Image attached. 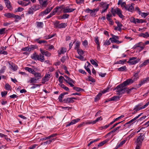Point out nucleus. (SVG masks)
I'll return each instance as SVG.
<instances>
[{
	"mask_svg": "<svg viewBox=\"0 0 149 149\" xmlns=\"http://www.w3.org/2000/svg\"><path fill=\"white\" fill-rule=\"evenodd\" d=\"M140 72V70H138L136 72H134L133 75V80L134 81H136L138 80L139 78V74Z\"/></svg>",
	"mask_w": 149,
	"mask_h": 149,
	"instance_id": "obj_12",
	"label": "nucleus"
},
{
	"mask_svg": "<svg viewBox=\"0 0 149 149\" xmlns=\"http://www.w3.org/2000/svg\"><path fill=\"white\" fill-rule=\"evenodd\" d=\"M144 134H141L137 138L136 141L135 143L142 145V143L144 140Z\"/></svg>",
	"mask_w": 149,
	"mask_h": 149,
	"instance_id": "obj_7",
	"label": "nucleus"
},
{
	"mask_svg": "<svg viewBox=\"0 0 149 149\" xmlns=\"http://www.w3.org/2000/svg\"><path fill=\"white\" fill-rule=\"evenodd\" d=\"M43 26V23L42 22H38V27L42 28Z\"/></svg>",
	"mask_w": 149,
	"mask_h": 149,
	"instance_id": "obj_51",
	"label": "nucleus"
},
{
	"mask_svg": "<svg viewBox=\"0 0 149 149\" xmlns=\"http://www.w3.org/2000/svg\"><path fill=\"white\" fill-rule=\"evenodd\" d=\"M102 120V118L101 116L97 118L95 120L93 121L94 123L95 124L97 122L99 121V120Z\"/></svg>",
	"mask_w": 149,
	"mask_h": 149,
	"instance_id": "obj_49",
	"label": "nucleus"
},
{
	"mask_svg": "<svg viewBox=\"0 0 149 149\" xmlns=\"http://www.w3.org/2000/svg\"><path fill=\"white\" fill-rule=\"evenodd\" d=\"M80 120V119L79 118H77V119H74L71 121L67 124L66 125V127H68L70 126L71 125H72L75 123H77Z\"/></svg>",
	"mask_w": 149,
	"mask_h": 149,
	"instance_id": "obj_15",
	"label": "nucleus"
},
{
	"mask_svg": "<svg viewBox=\"0 0 149 149\" xmlns=\"http://www.w3.org/2000/svg\"><path fill=\"white\" fill-rule=\"evenodd\" d=\"M52 8V7L47 8L44 11L45 14L46 15L49 13L51 11Z\"/></svg>",
	"mask_w": 149,
	"mask_h": 149,
	"instance_id": "obj_35",
	"label": "nucleus"
},
{
	"mask_svg": "<svg viewBox=\"0 0 149 149\" xmlns=\"http://www.w3.org/2000/svg\"><path fill=\"white\" fill-rule=\"evenodd\" d=\"M149 81V77H147L146 78L143 79L142 80L140 81L139 82V84L136 85V87L139 88L142 85L147 82Z\"/></svg>",
	"mask_w": 149,
	"mask_h": 149,
	"instance_id": "obj_8",
	"label": "nucleus"
},
{
	"mask_svg": "<svg viewBox=\"0 0 149 149\" xmlns=\"http://www.w3.org/2000/svg\"><path fill=\"white\" fill-rule=\"evenodd\" d=\"M6 46L5 47H1L0 48V54H7L8 52L6 51H4L6 50Z\"/></svg>",
	"mask_w": 149,
	"mask_h": 149,
	"instance_id": "obj_18",
	"label": "nucleus"
},
{
	"mask_svg": "<svg viewBox=\"0 0 149 149\" xmlns=\"http://www.w3.org/2000/svg\"><path fill=\"white\" fill-rule=\"evenodd\" d=\"M109 141V140L108 139H106L103 141H102L100 143H99V144L98 145V147H100V146H103L104 144L105 143H107V142H108Z\"/></svg>",
	"mask_w": 149,
	"mask_h": 149,
	"instance_id": "obj_32",
	"label": "nucleus"
},
{
	"mask_svg": "<svg viewBox=\"0 0 149 149\" xmlns=\"http://www.w3.org/2000/svg\"><path fill=\"white\" fill-rule=\"evenodd\" d=\"M100 7L102 8L103 10L101 11V13L107 11V9L108 8L109 5V4H107L106 2H101L100 3Z\"/></svg>",
	"mask_w": 149,
	"mask_h": 149,
	"instance_id": "obj_5",
	"label": "nucleus"
},
{
	"mask_svg": "<svg viewBox=\"0 0 149 149\" xmlns=\"http://www.w3.org/2000/svg\"><path fill=\"white\" fill-rule=\"evenodd\" d=\"M132 123L130 120L129 122L126 123L125 125H124V126H128V127H129L130 126Z\"/></svg>",
	"mask_w": 149,
	"mask_h": 149,
	"instance_id": "obj_55",
	"label": "nucleus"
},
{
	"mask_svg": "<svg viewBox=\"0 0 149 149\" xmlns=\"http://www.w3.org/2000/svg\"><path fill=\"white\" fill-rule=\"evenodd\" d=\"M109 125H106L104 126H102L100 127V129L101 130L103 129H107V128L109 127Z\"/></svg>",
	"mask_w": 149,
	"mask_h": 149,
	"instance_id": "obj_61",
	"label": "nucleus"
},
{
	"mask_svg": "<svg viewBox=\"0 0 149 149\" xmlns=\"http://www.w3.org/2000/svg\"><path fill=\"white\" fill-rule=\"evenodd\" d=\"M148 14L149 13H141V16L142 17L145 18L146 16L148 15Z\"/></svg>",
	"mask_w": 149,
	"mask_h": 149,
	"instance_id": "obj_63",
	"label": "nucleus"
},
{
	"mask_svg": "<svg viewBox=\"0 0 149 149\" xmlns=\"http://www.w3.org/2000/svg\"><path fill=\"white\" fill-rule=\"evenodd\" d=\"M54 28L56 29L65 28L67 26V23H60L59 21L56 20L53 22Z\"/></svg>",
	"mask_w": 149,
	"mask_h": 149,
	"instance_id": "obj_3",
	"label": "nucleus"
},
{
	"mask_svg": "<svg viewBox=\"0 0 149 149\" xmlns=\"http://www.w3.org/2000/svg\"><path fill=\"white\" fill-rule=\"evenodd\" d=\"M88 80L90 81H91L92 82H95V80L93 78L91 77V76H89L88 77Z\"/></svg>",
	"mask_w": 149,
	"mask_h": 149,
	"instance_id": "obj_64",
	"label": "nucleus"
},
{
	"mask_svg": "<svg viewBox=\"0 0 149 149\" xmlns=\"http://www.w3.org/2000/svg\"><path fill=\"white\" fill-rule=\"evenodd\" d=\"M8 92L6 91L2 92H1V95L2 97H4L7 94Z\"/></svg>",
	"mask_w": 149,
	"mask_h": 149,
	"instance_id": "obj_62",
	"label": "nucleus"
},
{
	"mask_svg": "<svg viewBox=\"0 0 149 149\" xmlns=\"http://www.w3.org/2000/svg\"><path fill=\"white\" fill-rule=\"evenodd\" d=\"M6 69V67L5 66H3L1 69L0 70V73L2 74L4 72L5 70Z\"/></svg>",
	"mask_w": 149,
	"mask_h": 149,
	"instance_id": "obj_53",
	"label": "nucleus"
},
{
	"mask_svg": "<svg viewBox=\"0 0 149 149\" xmlns=\"http://www.w3.org/2000/svg\"><path fill=\"white\" fill-rule=\"evenodd\" d=\"M22 50L26 52H29L31 50V48L30 47H25L22 49Z\"/></svg>",
	"mask_w": 149,
	"mask_h": 149,
	"instance_id": "obj_47",
	"label": "nucleus"
},
{
	"mask_svg": "<svg viewBox=\"0 0 149 149\" xmlns=\"http://www.w3.org/2000/svg\"><path fill=\"white\" fill-rule=\"evenodd\" d=\"M90 61L91 63L95 67H97L98 66L97 63L93 59H91Z\"/></svg>",
	"mask_w": 149,
	"mask_h": 149,
	"instance_id": "obj_40",
	"label": "nucleus"
},
{
	"mask_svg": "<svg viewBox=\"0 0 149 149\" xmlns=\"http://www.w3.org/2000/svg\"><path fill=\"white\" fill-rule=\"evenodd\" d=\"M64 81L67 83L72 82L74 83V81L71 78L69 77L67 79H64Z\"/></svg>",
	"mask_w": 149,
	"mask_h": 149,
	"instance_id": "obj_36",
	"label": "nucleus"
},
{
	"mask_svg": "<svg viewBox=\"0 0 149 149\" xmlns=\"http://www.w3.org/2000/svg\"><path fill=\"white\" fill-rule=\"evenodd\" d=\"M11 69L14 71H16L17 70V65L13 64L11 65Z\"/></svg>",
	"mask_w": 149,
	"mask_h": 149,
	"instance_id": "obj_43",
	"label": "nucleus"
},
{
	"mask_svg": "<svg viewBox=\"0 0 149 149\" xmlns=\"http://www.w3.org/2000/svg\"><path fill=\"white\" fill-rule=\"evenodd\" d=\"M76 10L75 8H70L69 6H67L63 10L64 13H69L72 12Z\"/></svg>",
	"mask_w": 149,
	"mask_h": 149,
	"instance_id": "obj_11",
	"label": "nucleus"
},
{
	"mask_svg": "<svg viewBox=\"0 0 149 149\" xmlns=\"http://www.w3.org/2000/svg\"><path fill=\"white\" fill-rule=\"evenodd\" d=\"M65 95V93H62L58 97L59 101L60 102H62V98Z\"/></svg>",
	"mask_w": 149,
	"mask_h": 149,
	"instance_id": "obj_41",
	"label": "nucleus"
},
{
	"mask_svg": "<svg viewBox=\"0 0 149 149\" xmlns=\"http://www.w3.org/2000/svg\"><path fill=\"white\" fill-rule=\"evenodd\" d=\"M111 12L113 16H115L117 14L121 18H123L124 16L122 14L121 10L118 8L113 9L112 8L111 10Z\"/></svg>",
	"mask_w": 149,
	"mask_h": 149,
	"instance_id": "obj_2",
	"label": "nucleus"
},
{
	"mask_svg": "<svg viewBox=\"0 0 149 149\" xmlns=\"http://www.w3.org/2000/svg\"><path fill=\"white\" fill-rule=\"evenodd\" d=\"M126 69V68L125 66H124L118 68V70L119 71H123L125 70Z\"/></svg>",
	"mask_w": 149,
	"mask_h": 149,
	"instance_id": "obj_44",
	"label": "nucleus"
},
{
	"mask_svg": "<svg viewBox=\"0 0 149 149\" xmlns=\"http://www.w3.org/2000/svg\"><path fill=\"white\" fill-rule=\"evenodd\" d=\"M37 80L36 78H32L30 80V82L31 83H36Z\"/></svg>",
	"mask_w": 149,
	"mask_h": 149,
	"instance_id": "obj_45",
	"label": "nucleus"
},
{
	"mask_svg": "<svg viewBox=\"0 0 149 149\" xmlns=\"http://www.w3.org/2000/svg\"><path fill=\"white\" fill-rule=\"evenodd\" d=\"M69 16V15L67 14H63L62 17H61L60 18H59V19H65L66 18H68Z\"/></svg>",
	"mask_w": 149,
	"mask_h": 149,
	"instance_id": "obj_39",
	"label": "nucleus"
},
{
	"mask_svg": "<svg viewBox=\"0 0 149 149\" xmlns=\"http://www.w3.org/2000/svg\"><path fill=\"white\" fill-rule=\"evenodd\" d=\"M136 22L138 23H142L143 22L146 23V20H143L142 19H136Z\"/></svg>",
	"mask_w": 149,
	"mask_h": 149,
	"instance_id": "obj_46",
	"label": "nucleus"
},
{
	"mask_svg": "<svg viewBox=\"0 0 149 149\" xmlns=\"http://www.w3.org/2000/svg\"><path fill=\"white\" fill-rule=\"evenodd\" d=\"M95 41L96 44H100L99 40L98 39V37L96 36L95 38Z\"/></svg>",
	"mask_w": 149,
	"mask_h": 149,
	"instance_id": "obj_54",
	"label": "nucleus"
},
{
	"mask_svg": "<svg viewBox=\"0 0 149 149\" xmlns=\"http://www.w3.org/2000/svg\"><path fill=\"white\" fill-rule=\"evenodd\" d=\"M112 17V15H111L110 13H109L107 15V20L109 21L110 22H112V20L110 18V17Z\"/></svg>",
	"mask_w": 149,
	"mask_h": 149,
	"instance_id": "obj_30",
	"label": "nucleus"
},
{
	"mask_svg": "<svg viewBox=\"0 0 149 149\" xmlns=\"http://www.w3.org/2000/svg\"><path fill=\"white\" fill-rule=\"evenodd\" d=\"M136 58H137L136 57L131 58H130L127 63H130V64L132 65L135 64L139 62L140 61V59L139 58H138L136 60H134L136 59Z\"/></svg>",
	"mask_w": 149,
	"mask_h": 149,
	"instance_id": "obj_6",
	"label": "nucleus"
},
{
	"mask_svg": "<svg viewBox=\"0 0 149 149\" xmlns=\"http://www.w3.org/2000/svg\"><path fill=\"white\" fill-rule=\"evenodd\" d=\"M5 5L10 10L12 9V7L10 4V3L8 0H4Z\"/></svg>",
	"mask_w": 149,
	"mask_h": 149,
	"instance_id": "obj_20",
	"label": "nucleus"
},
{
	"mask_svg": "<svg viewBox=\"0 0 149 149\" xmlns=\"http://www.w3.org/2000/svg\"><path fill=\"white\" fill-rule=\"evenodd\" d=\"M118 87L119 86H117L116 89L117 90L116 91L118 92L117 94L119 95L123 94L125 93H126L127 94H129L131 91L132 90L134 89H136V88H134L129 89L125 87L119 88Z\"/></svg>",
	"mask_w": 149,
	"mask_h": 149,
	"instance_id": "obj_1",
	"label": "nucleus"
},
{
	"mask_svg": "<svg viewBox=\"0 0 149 149\" xmlns=\"http://www.w3.org/2000/svg\"><path fill=\"white\" fill-rule=\"evenodd\" d=\"M88 44V41L86 40H84V41H83L82 42L83 45L85 47L87 46Z\"/></svg>",
	"mask_w": 149,
	"mask_h": 149,
	"instance_id": "obj_48",
	"label": "nucleus"
},
{
	"mask_svg": "<svg viewBox=\"0 0 149 149\" xmlns=\"http://www.w3.org/2000/svg\"><path fill=\"white\" fill-rule=\"evenodd\" d=\"M116 23L117 24V26L118 27L121 28L123 26L121 23L119 21H116Z\"/></svg>",
	"mask_w": 149,
	"mask_h": 149,
	"instance_id": "obj_59",
	"label": "nucleus"
},
{
	"mask_svg": "<svg viewBox=\"0 0 149 149\" xmlns=\"http://www.w3.org/2000/svg\"><path fill=\"white\" fill-rule=\"evenodd\" d=\"M102 95V93H99L96 96V97L95 98V101H97L101 97Z\"/></svg>",
	"mask_w": 149,
	"mask_h": 149,
	"instance_id": "obj_33",
	"label": "nucleus"
},
{
	"mask_svg": "<svg viewBox=\"0 0 149 149\" xmlns=\"http://www.w3.org/2000/svg\"><path fill=\"white\" fill-rule=\"evenodd\" d=\"M149 104V101L145 105L141 107H139L138 106L136 105L134 108V110H136L139 109V111L141 109H143L146 107Z\"/></svg>",
	"mask_w": 149,
	"mask_h": 149,
	"instance_id": "obj_14",
	"label": "nucleus"
},
{
	"mask_svg": "<svg viewBox=\"0 0 149 149\" xmlns=\"http://www.w3.org/2000/svg\"><path fill=\"white\" fill-rule=\"evenodd\" d=\"M73 88L74 90L78 92L82 91L84 90V89L77 87H74Z\"/></svg>",
	"mask_w": 149,
	"mask_h": 149,
	"instance_id": "obj_42",
	"label": "nucleus"
},
{
	"mask_svg": "<svg viewBox=\"0 0 149 149\" xmlns=\"http://www.w3.org/2000/svg\"><path fill=\"white\" fill-rule=\"evenodd\" d=\"M11 86L8 84H6L5 85V88L7 90H9L10 89Z\"/></svg>",
	"mask_w": 149,
	"mask_h": 149,
	"instance_id": "obj_57",
	"label": "nucleus"
},
{
	"mask_svg": "<svg viewBox=\"0 0 149 149\" xmlns=\"http://www.w3.org/2000/svg\"><path fill=\"white\" fill-rule=\"evenodd\" d=\"M40 50L41 53L42 54V55H45V56L48 57H49L51 56V54L48 51L44 50L41 48L40 49Z\"/></svg>",
	"mask_w": 149,
	"mask_h": 149,
	"instance_id": "obj_13",
	"label": "nucleus"
},
{
	"mask_svg": "<svg viewBox=\"0 0 149 149\" xmlns=\"http://www.w3.org/2000/svg\"><path fill=\"white\" fill-rule=\"evenodd\" d=\"M64 8V6L63 5H61L60 6H56L54 9V10L55 11V12H58L59 13H61L62 11Z\"/></svg>",
	"mask_w": 149,
	"mask_h": 149,
	"instance_id": "obj_10",
	"label": "nucleus"
},
{
	"mask_svg": "<svg viewBox=\"0 0 149 149\" xmlns=\"http://www.w3.org/2000/svg\"><path fill=\"white\" fill-rule=\"evenodd\" d=\"M134 3H132L131 5H127L125 9L130 12H132L134 10Z\"/></svg>",
	"mask_w": 149,
	"mask_h": 149,
	"instance_id": "obj_9",
	"label": "nucleus"
},
{
	"mask_svg": "<svg viewBox=\"0 0 149 149\" xmlns=\"http://www.w3.org/2000/svg\"><path fill=\"white\" fill-rule=\"evenodd\" d=\"M24 10V8L21 7H18L15 10V12H20Z\"/></svg>",
	"mask_w": 149,
	"mask_h": 149,
	"instance_id": "obj_50",
	"label": "nucleus"
},
{
	"mask_svg": "<svg viewBox=\"0 0 149 149\" xmlns=\"http://www.w3.org/2000/svg\"><path fill=\"white\" fill-rule=\"evenodd\" d=\"M67 49L66 48L62 47L60 49V51H58V54L60 55L62 54H64L66 51Z\"/></svg>",
	"mask_w": 149,
	"mask_h": 149,
	"instance_id": "obj_22",
	"label": "nucleus"
},
{
	"mask_svg": "<svg viewBox=\"0 0 149 149\" xmlns=\"http://www.w3.org/2000/svg\"><path fill=\"white\" fill-rule=\"evenodd\" d=\"M141 46H145L144 44L142 42H139L136 44L133 47L134 49H135L138 47H140Z\"/></svg>",
	"mask_w": 149,
	"mask_h": 149,
	"instance_id": "obj_19",
	"label": "nucleus"
},
{
	"mask_svg": "<svg viewBox=\"0 0 149 149\" xmlns=\"http://www.w3.org/2000/svg\"><path fill=\"white\" fill-rule=\"evenodd\" d=\"M119 39V37L118 36H113V38H110L109 40L111 41V43H113L115 42L116 40H117Z\"/></svg>",
	"mask_w": 149,
	"mask_h": 149,
	"instance_id": "obj_24",
	"label": "nucleus"
},
{
	"mask_svg": "<svg viewBox=\"0 0 149 149\" xmlns=\"http://www.w3.org/2000/svg\"><path fill=\"white\" fill-rule=\"evenodd\" d=\"M59 85L62 88H63L65 90L68 91H69V88L66 86L65 85H64L62 83H60L59 84Z\"/></svg>",
	"mask_w": 149,
	"mask_h": 149,
	"instance_id": "obj_34",
	"label": "nucleus"
},
{
	"mask_svg": "<svg viewBox=\"0 0 149 149\" xmlns=\"http://www.w3.org/2000/svg\"><path fill=\"white\" fill-rule=\"evenodd\" d=\"M80 42L79 41H77L76 42L75 45V46L74 47V49H77V50H78V49H80Z\"/></svg>",
	"mask_w": 149,
	"mask_h": 149,
	"instance_id": "obj_29",
	"label": "nucleus"
},
{
	"mask_svg": "<svg viewBox=\"0 0 149 149\" xmlns=\"http://www.w3.org/2000/svg\"><path fill=\"white\" fill-rule=\"evenodd\" d=\"M110 40H107L104 43V45H108L111 44V42L110 41Z\"/></svg>",
	"mask_w": 149,
	"mask_h": 149,
	"instance_id": "obj_56",
	"label": "nucleus"
},
{
	"mask_svg": "<svg viewBox=\"0 0 149 149\" xmlns=\"http://www.w3.org/2000/svg\"><path fill=\"white\" fill-rule=\"evenodd\" d=\"M80 120V119L79 118H77V119H74L71 121L67 124L66 125V127H68L70 126L71 125H72L75 123H77Z\"/></svg>",
	"mask_w": 149,
	"mask_h": 149,
	"instance_id": "obj_16",
	"label": "nucleus"
},
{
	"mask_svg": "<svg viewBox=\"0 0 149 149\" xmlns=\"http://www.w3.org/2000/svg\"><path fill=\"white\" fill-rule=\"evenodd\" d=\"M75 57L81 61H83L84 60V57L82 56V55H79V56H76Z\"/></svg>",
	"mask_w": 149,
	"mask_h": 149,
	"instance_id": "obj_60",
	"label": "nucleus"
},
{
	"mask_svg": "<svg viewBox=\"0 0 149 149\" xmlns=\"http://www.w3.org/2000/svg\"><path fill=\"white\" fill-rule=\"evenodd\" d=\"M40 5L43 7H45L47 5V1L45 0H38Z\"/></svg>",
	"mask_w": 149,
	"mask_h": 149,
	"instance_id": "obj_21",
	"label": "nucleus"
},
{
	"mask_svg": "<svg viewBox=\"0 0 149 149\" xmlns=\"http://www.w3.org/2000/svg\"><path fill=\"white\" fill-rule=\"evenodd\" d=\"M38 60L40 61L41 62H44L45 61L44 56L41 54L39 56L38 55Z\"/></svg>",
	"mask_w": 149,
	"mask_h": 149,
	"instance_id": "obj_28",
	"label": "nucleus"
},
{
	"mask_svg": "<svg viewBox=\"0 0 149 149\" xmlns=\"http://www.w3.org/2000/svg\"><path fill=\"white\" fill-rule=\"evenodd\" d=\"M143 114V113H141L140 114H139L138 116L135 117L133 119L131 120L130 121L132 122V123H133L134 121L136 119L138 118L142 114Z\"/></svg>",
	"mask_w": 149,
	"mask_h": 149,
	"instance_id": "obj_37",
	"label": "nucleus"
},
{
	"mask_svg": "<svg viewBox=\"0 0 149 149\" xmlns=\"http://www.w3.org/2000/svg\"><path fill=\"white\" fill-rule=\"evenodd\" d=\"M134 81L133 79H128L126 81H124L121 84L118 85L117 86H119V88L125 87V86L127 85H130L133 83Z\"/></svg>",
	"mask_w": 149,
	"mask_h": 149,
	"instance_id": "obj_4",
	"label": "nucleus"
},
{
	"mask_svg": "<svg viewBox=\"0 0 149 149\" xmlns=\"http://www.w3.org/2000/svg\"><path fill=\"white\" fill-rule=\"evenodd\" d=\"M77 52L79 55H82L84 53V51L81 49H78L77 50Z\"/></svg>",
	"mask_w": 149,
	"mask_h": 149,
	"instance_id": "obj_38",
	"label": "nucleus"
},
{
	"mask_svg": "<svg viewBox=\"0 0 149 149\" xmlns=\"http://www.w3.org/2000/svg\"><path fill=\"white\" fill-rule=\"evenodd\" d=\"M31 57L32 59L36 60H37V55L36 54H33L31 56Z\"/></svg>",
	"mask_w": 149,
	"mask_h": 149,
	"instance_id": "obj_58",
	"label": "nucleus"
},
{
	"mask_svg": "<svg viewBox=\"0 0 149 149\" xmlns=\"http://www.w3.org/2000/svg\"><path fill=\"white\" fill-rule=\"evenodd\" d=\"M126 140H125L122 141L120 143H118L116 147V149H117L123 145L126 142Z\"/></svg>",
	"mask_w": 149,
	"mask_h": 149,
	"instance_id": "obj_25",
	"label": "nucleus"
},
{
	"mask_svg": "<svg viewBox=\"0 0 149 149\" xmlns=\"http://www.w3.org/2000/svg\"><path fill=\"white\" fill-rule=\"evenodd\" d=\"M63 102L64 103H73L74 102V100H72V97L67 98L63 100Z\"/></svg>",
	"mask_w": 149,
	"mask_h": 149,
	"instance_id": "obj_17",
	"label": "nucleus"
},
{
	"mask_svg": "<svg viewBox=\"0 0 149 149\" xmlns=\"http://www.w3.org/2000/svg\"><path fill=\"white\" fill-rule=\"evenodd\" d=\"M36 6L33 7L32 8H30L28 11V13L29 14H31L33 13V11H36L37 10V9L36 8Z\"/></svg>",
	"mask_w": 149,
	"mask_h": 149,
	"instance_id": "obj_26",
	"label": "nucleus"
},
{
	"mask_svg": "<svg viewBox=\"0 0 149 149\" xmlns=\"http://www.w3.org/2000/svg\"><path fill=\"white\" fill-rule=\"evenodd\" d=\"M139 36L144 38H147L149 37V34L148 32H146L145 33H141L139 34Z\"/></svg>",
	"mask_w": 149,
	"mask_h": 149,
	"instance_id": "obj_23",
	"label": "nucleus"
},
{
	"mask_svg": "<svg viewBox=\"0 0 149 149\" xmlns=\"http://www.w3.org/2000/svg\"><path fill=\"white\" fill-rule=\"evenodd\" d=\"M13 15L10 13H6L4 14V16L8 18H13Z\"/></svg>",
	"mask_w": 149,
	"mask_h": 149,
	"instance_id": "obj_27",
	"label": "nucleus"
},
{
	"mask_svg": "<svg viewBox=\"0 0 149 149\" xmlns=\"http://www.w3.org/2000/svg\"><path fill=\"white\" fill-rule=\"evenodd\" d=\"M65 79L64 77L62 76H61L59 77L58 78V81L59 82H60V83H62L63 81V80L64 79V80Z\"/></svg>",
	"mask_w": 149,
	"mask_h": 149,
	"instance_id": "obj_52",
	"label": "nucleus"
},
{
	"mask_svg": "<svg viewBox=\"0 0 149 149\" xmlns=\"http://www.w3.org/2000/svg\"><path fill=\"white\" fill-rule=\"evenodd\" d=\"M119 99V97L114 96L109 98V101H116Z\"/></svg>",
	"mask_w": 149,
	"mask_h": 149,
	"instance_id": "obj_31",
	"label": "nucleus"
}]
</instances>
